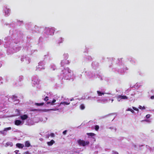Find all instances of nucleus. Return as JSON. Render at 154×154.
I'll return each instance as SVG.
<instances>
[{
    "instance_id": "obj_1",
    "label": "nucleus",
    "mask_w": 154,
    "mask_h": 154,
    "mask_svg": "<svg viewBox=\"0 0 154 154\" xmlns=\"http://www.w3.org/2000/svg\"><path fill=\"white\" fill-rule=\"evenodd\" d=\"M78 143L80 146H85L86 145H88L89 143V142L88 141H85L84 140L80 139L78 140Z\"/></svg>"
},
{
    "instance_id": "obj_2",
    "label": "nucleus",
    "mask_w": 154,
    "mask_h": 154,
    "mask_svg": "<svg viewBox=\"0 0 154 154\" xmlns=\"http://www.w3.org/2000/svg\"><path fill=\"white\" fill-rule=\"evenodd\" d=\"M128 98V97L125 95L122 96L121 95H119L118 97V99L119 101H120V100L121 99H127Z\"/></svg>"
},
{
    "instance_id": "obj_3",
    "label": "nucleus",
    "mask_w": 154,
    "mask_h": 154,
    "mask_svg": "<svg viewBox=\"0 0 154 154\" xmlns=\"http://www.w3.org/2000/svg\"><path fill=\"white\" fill-rule=\"evenodd\" d=\"M13 146V144L12 142H8L6 143L5 146L6 147H12Z\"/></svg>"
},
{
    "instance_id": "obj_4",
    "label": "nucleus",
    "mask_w": 154,
    "mask_h": 154,
    "mask_svg": "<svg viewBox=\"0 0 154 154\" xmlns=\"http://www.w3.org/2000/svg\"><path fill=\"white\" fill-rule=\"evenodd\" d=\"M28 118V116L26 115H23L20 116V119L22 120H25L27 119Z\"/></svg>"
},
{
    "instance_id": "obj_5",
    "label": "nucleus",
    "mask_w": 154,
    "mask_h": 154,
    "mask_svg": "<svg viewBox=\"0 0 154 154\" xmlns=\"http://www.w3.org/2000/svg\"><path fill=\"white\" fill-rule=\"evenodd\" d=\"M54 141L53 140H52L48 142H47V144L49 146H51L54 143Z\"/></svg>"
},
{
    "instance_id": "obj_6",
    "label": "nucleus",
    "mask_w": 154,
    "mask_h": 154,
    "mask_svg": "<svg viewBox=\"0 0 154 154\" xmlns=\"http://www.w3.org/2000/svg\"><path fill=\"white\" fill-rule=\"evenodd\" d=\"M21 123V122L20 120H17L15 121V124L16 125H19Z\"/></svg>"
},
{
    "instance_id": "obj_7",
    "label": "nucleus",
    "mask_w": 154,
    "mask_h": 154,
    "mask_svg": "<svg viewBox=\"0 0 154 154\" xmlns=\"http://www.w3.org/2000/svg\"><path fill=\"white\" fill-rule=\"evenodd\" d=\"M16 146L17 147L20 148H22L24 147V145L23 144L20 143H17Z\"/></svg>"
},
{
    "instance_id": "obj_8",
    "label": "nucleus",
    "mask_w": 154,
    "mask_h": 154,
    "mask_svg": "<svg viewBox=\"0 0 154 154\" xmlns=\"http://www.w3.org/2000/svg\"><path fill=\"white\" fill-rule=\"evenodd\" d=\"M10 10L8 8H6L5 10V14L7 15H9V12H10Z\"/></svg>"
},
{
    "instance_id": "obj_9",
    "label": "nucleus",
    "mask_w": 154,
    "mask_h": 154,
    "mask_svg": "<svg viewBox=\"0 0 154 154\" xmlns=\"http://www.w3.org/2000/svg\"><path fill=\"white\" fill-rule=\"evenodd\" d=\"M97 93L98 94V95L99 96H102V95H104L105 94L104 93L100 91H97Z\"/></svg>"
},
{
    "instance_id": "obj_10",
    "label": "nucleus",
    "mask_w": 154,
    "mask_h": 154,
    "mask_svg": "<svg viewBox=\"0 0 154 154\" xmlns=\"http://www.w3.org/2000/svg\"><path fill=\"white\" fill-rule=\"evenodd\" d=\"M30 146V143L29 141H26L25 143V146L26 147H29Z\"/></svg>"
},
{
    "instance_id": "obj_11",
    "label": "nucleus",
    "mask_w": 154,
    "mask_h": 154,
    "mask_svg": "<svg viewBox=\"0 0 154 154\" xmlns=\"http://www.w3.org/2000/svg\"><path fill=\"white\" fill-rule=\"evenodd\" d=\"M44 103H35V105L37 106H42L44 105Z\"/></svg>"
},
{
    "instance_id": "obj_12",
    "label": "nucleus",
    "mask_w": 154,
    "mask_h": 154,
    "mask_svg": "<svg viewBox=\"0 0 154 154\" xmlns=\"http://www.w3.org/2000/svg\"><path fill=\"white\" fill-rule=\"evenodd\" d=\"M11 127H9L8 128H5L4 129L3 131H7L11 130Z\"/></svg>"
},
{
    "instance_id": "obj_13",
    "label": "nucleus",
    "mask_w": 154,
    "mask_h": 154,
    "mask_svg": "<svg viewBox=\"0 0 154 154\" xmlns=\"http://www.w3.org/2000/svg\"><path fill=\"white\" fill-rule=\"evenodd\" d=\"M80 108L82 110H83L85 109V106L83 104H82L80 106Z\"/></svg>"
},
{
    "instance_id": "obj_14",
    "label": "nucleus",
    "mask_w": 154,
    "mask_h": 154,
    "mask_svg": "<svg viewBox=\"0 0 154 154\" xmlns=\"http://www.w3.org/2000/svg\"><path fill=\"white\" fill-rule=\"evenodd\" d=\"M87 134L88 135L90 136H94L95 135V134L92 133H87Z\"/></svg>"
},
{
    "instance_id": "obj_15",
    "label": "nucleus",
    "mask_w": 154,
    "mask_h": 154,
    "mask_svg": "<svg viewBox=\"0 0 154 154\" xmlns=\"http://www.w3.org/2000/svg\"><path fill=\"white\" fill-rule=\"evenodd\" d=\"M41 109H32L30 110L31 111H41Z\"/></svg>"
},
{
    "instance_id": "obj_16",
    "label": "nucleus",
    "mask_w": 154,
    "mask_h": 154,
    "mask_svg": "<svg viewBox=\"0 0 154 154\" xmlns=\"http://www.w3.org/2000/svg\"><path fill=\"white\" fill-rule=\"evenodd\" d=\"M127 111H130L131 112L133 113L134 112V111L133 109H131L130 108H128L127 110Z\"/></svg>"
},
{
    "instance_id": "obj_17",
    "label": "nucleus",
    "mask_w": 154,
    "mask_h": 154,
    "mask_svg": "<svg viewBox=\"0 0 154 154\" xmlns=\"http://www.w3.org/2000/svg\"><path fill=\"white\" fill-rule=\"evenodd\" d=\"M99 128V126L97 125H96L95 126V129L97 131L98 130Z\"/></svg>"
},
{
    "instance_id": "obj_18",
    "label": "nucleus",
    "mask_w": 154,
    "mask_h": 154,
    "mask_svg": "<svg viewBox=\"0 0 154 154\" xmlns=\"http://www.w3.org/2000/svg\"><path fill=\"white\" fill-rule=\"evenodd\" d=\"M56 101V100L54 99H53V100H52V101L51 102V105H54V103Z\"/></svg>"
},
{
    "instance_id": "obj_19",
    "label": "nucleus",
    "mask_w": 154,
    "mask_h": 154,
    "mask_svg": "<svg viewBox=\"0 0 154 154\" xmlns=\"http://www.w3.org/2000/svg\"><path fill=\"white\" fill-rule=\"evenodd\" d=\"M139 108L140 109H145V107L144 106H143L142 107L141 106H140L139 107Z\"/></svg>"
},
{
    "instance_id": "obj_20",
    "label": "nucleus",
    "mask_w": 154,
    "mask_h": 154,
    "mask_svg": "<svg viewBox=\"0 0 154 154\" xmlns=\"http://www.w3.org/2000/svg\"><path fill=\"white\" fill-rule=\"evenodd\" d=\"M44 100L46 101H47L48 100V97L47 96H46L45 97V98L44 99Z\"/></svg>"
},
{
    "instance_id": "obj_21",
    "label": "nucleus",
    "mask_w": 154,
    "mask_h": 154,
    "mask_svg": "<svg viewBox=\"0 0 154 154\" xmlns=\"http://www.w3.org/2000/svg\"><path fill=\"white\" fill-rule=\"evenodd\" d=\"M102 101L103 102H106L107 101V99L106 98L103 99L102 100Z\"/></svg>"
},
{
    "instance_id": "obj_22",
    "label": "nucleus",
    "mask_w": 154,
    "mask_h": 154,
    "mask_svg": "<svg viewBox=\"0 0 154 154\" xmlns=\"http://www.w3.org/2000/svg\"><path fill=\"white\" fill-rule=\"evenodd\" d=\"M150 117V115L149 114H147L146 116V117L147 119H148V118H149Z\"/></svg>"
},
{
    "instance_id": "obj_23",
    "label": "nucleus",
    "mask_w": 154,
    "mask_h": 154,
    "mask_svg": "<svg viewBox=\"0 0 154 154\" xmlns=\"http://www.w3.org/2000/svg\"><path fill=\"white\" fill-rule=\"evenodd\" d=\"M132 108H133V109L134 110H135V111H138V109L137 108H136L135 107H133Z\"/></svg>"
},
{
    "instance_id": "obj_24",
    "label": "nucleus",
    "mask_w": 154,
    "mask_h": 154,
    "mask_svg": "<svg viewBox=\"0 0 154 154\" xmlns=\"http://www.w3.org/2000/svg\"><path fill=\"white\" fill-rule=\"evenodd\" d=\"M50 136H51L52 137H54V134L53 133H51L50 134Z\"/></svg>"
},
{
    "instance_id": "obj_25",
    "label": "nucleus",
    "mask_w": 154,
    "mask_h": 154,
    "mask_svg": "<svg viewBox=\"0 0 154 154\" xmlns=\"http://www.w3.org/2000/svg\"><path fill=\"white\" fill-rule=\"evenodd\" d=\"M48 29L49 31H52L53 32V33H54L53 29H52V28H51V29Z\"/></svg>"
},
{
    "instance_id": "obj_26",
    "label": "nucleus",
    "mask_w": 154,
    "mask_h": 154,
    "mask_svg": "<svg viewBox=\"0 0 154 154\" xmlns=\"http://www.w3.org/2000/svg\"><path fill=\"white\" fill-rule=\"evenodd\" d=\"M63 103L64 105H69L70 104V103H68L66 102H64Z\"/></svg>"
},
{
    "instance_id": "obj_27",
    "label": "nucleus",
    "mask_w": 154,
    "mask_h": 154,
    "mask_svg": "<svg viewBox=\"0 0 154 154\" xmlns=\"http://www.w3.org/2000/svg\"><path fill=\"white\" fill-rule=\"evenodd\" d=\"M67 130H66L64 131L63 132V134L64 135H65L66 134V132H67Z\"/></svg>"
},
{
    "instance_id": "obj_28",
    "label": "nucleus",
    "mask_w": 154,
    "mask_h": 154,
    "mask_svg": "<svg viewBox=\"0 0 154 154\" xmlns=\"http://www.w3.org/2000/svg\"><path fill=\"white\" fill-rule=\"evenodd\" d=\"M17 97L15 96V95H13L12 96V98H14V99L16 98Z\"/></svg>"
},
{
    "instance_id": "obj_29",
    "label": "nucleus",
    "mask_w": 154,
    "mask_h": 154,
    "mask_svg": "<svg viewBox=\"0 0 154 154\" xmlns=\"http://www.w3.org/2000/svg\"><path fill=\"white\" fill-rule=\"evenodd\" d=\"M150 98L152 99H154V96H151V97H150Z\"/></svg>"
},
{
    "instance_id": "obj_30",
    "label": "nucleus",
    "mask_w": 154,
    "mask_h": 154,
    "mask_svg": "<svg viewBox=\"0 0 154 154\" xmlns=\"http://www.w3.org/2000/svg\"><path fill=\"white\" fill-rule=\"evenodd\" d=\"M46 103L47 104H51V102H48Z\"/></svg>"
},
{
    "instance_id": "obj_31",
    "label": "nucleus",
    "mask_w": 154,
    "mask_h": 154,
    "mask_svg": "<svg viewBox=\"0 0 154 154\" xmlns=\"http://www.w3.org/2000/svg\"><path fill=\"white\" fill-rule=\"evenodd\" d=\"M18 152V151H17V150H16L15 151V152L16 153H17V152Z\"/></svg>"
},
{
    "instance_id": "obj_32",
    "label": "nucleus",
    "mask_w": 154,
    "mask_h": 154,
    "mask_svg": "<svg viewBox=\"0 0 154 154\" xmlns=\"http://www.w3.org/2000/svg\"><path fill=\"white\" fill-rule=\"evenodd\" d=\"M73 100V98H72V99H71L70 100V101H72V100Z\"/></svg>"
},
{
    "instance_id": "obj_33",
    "label": "nucleus",
    "mask_w": 154,
    "mask_h": 154,
    "mask_svg": "<svg viewBox=\"0 0 154 154\" xmlns=\"http://www.w3.org/2000/svg\"><path fill=\"white\" fill-rule=\"evenodd\" d=\"M1 133H2V134H3V133H2V132H1Z\"/></svg>"
}]
</instances>
